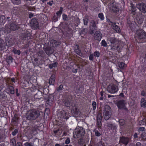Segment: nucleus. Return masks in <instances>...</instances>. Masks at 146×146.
Masks as SVG:
<instances>
[{
  "label": "nucleus",
  "instance_id": "f257e3e1",
  "mask_svg": "<svg viewBox=\"0 0 146 146\" xmlns=\"http://www.w3.org/2000/svg\"><path fill=\"white\" fill-rule=\"evenodd\" d=\"M40 115L39 111L36 109L31 110L27 113L26 117L29 120H33L38 118Z\"/></svg>",
  "mask_w": 146,
  "mask_h": 146
},
{
  "label": "nucleus",
  "instance_id": "f03ea898",
  "mask_svg": "<svg viewBox=\"0 0 146 146\" xmlns=\"http://www.w3.org/2000/svg\"><path fill=\"white\" fill-rule=\"evenodd\" d=\"M104 109L103 116L106 120H108L111 116V108L108 105L105 106Z\"/></svg>",
  "mask_w": 146,
  "mask_h": 146
},
{
  "label": "nucleus",
  "instance_id": "7ed1b4c3",
  "mask_svg": "<svg viewBox=\"0 0 146 146\" xmlns=\"http://www.w3.org/2000/svg\"><path fill=\"white\" fill-rule=\"evenodd\" d=\"M84 130L82 128L80 127L75 130L73 133V136L74 138H78L84 135Z\"/></svg>",
  "mask_w": 146,
  "mask_h": 146
},
{
  "label": "nucleus",
  "instance_id": "20e7f679",
  "mask_svg": "<svg viewBox=\"0 0 146 146\" xmlns=\"http://www.w3.org/2000/svg\"><path fill=\"white\" fill-rule=\"evenodd\" d=\"M108 92L111 94H114L118 91L117 86L114 84H110L107 88Z\"/></svg>",
  "mask_w": 146,
  "mask_h": 146
},
{
  "label": "nucleus",
  "instance_id": "39448f33",
  "mask_svg": "<svg viewBox=\"0 0 146 146\" xmlns=\"http://www.w3.org/2000/svg\"><path fill=\"white\" fill-rule=\"evenodd\" d=\"M126 104V101L123 100L118 101L117 103V105L119 109H123L125 110L127 109L125 106Z\"/></svg>",
  "mask_w": 146,
  "mask_h": 146
},
{
  "label": "nucleus",
  "instance_id": "423d86ee",
  "mask_svg": "<svg viewBox=\"0 0 146 146\" xmlns=\"http://www.w3.org/2000/svg\"><path fill=\"white\" fill-rule=\"evenodd\" d=\"M136 7L139 10L143 13L146 12V5L143 3L138 4L136 5Z\"/></svg>",
  "mask_w": 146,
  "mask_h": 146
},
{
  "label": "nucleus",
  "instance_id": "0eeeda50",
  "mask_svg": "<svg viewBox=\"0 0 146 146\" xmlns=\"http://www.w3.org/2000/svg\"><path fill=\"white\" fill-rule=\"evenodd\" d=\"M31 24L33 29H35L38 28V23L36 19L34 18L32 19Z\"/></svg>",
  "mask_w": 146,
  "mask_h": 146
},
{
  "label": "nucleus",
  "instance_id": "6e6552de",
  "mask_svg": "<svg viewBox=\"0 0 146 146\" xmlns=\"http://www.w3.org/2000/svg\"><path fill=\"white\" fill-rule=\"evenodd\" d=\"M137 36L140 39H142L145 37V34L141 29H139L137 31L136 33Z\"/></svg>",
  "mask_w": 146,
  "mask_h": 146
},
{
  "label": "nucleus",
  "instance_id": "1a4fd4ad",
  "mask_svg": "<svg viewBox=\"0 0 146 146\" xmlns=\"http://www.w3.org/2000/svg\"><path fill=\"white\" fill-rule=\"evenodd\" d=\"M102 35L100 31H96L94 35V38L95 40L100 41L102 38Z\"/></svg>",
  "mask_w": 146,
  "mask_h": 146
},
{
  "label": "nucleus",
  "instance_id": "9d476101",
  "mask_svg": "<svg viewBox=\"0 0 146 146\" xmlns=\"http://www.w3.org/2000/svg\"><path fill=\"white\" fill-rule=\"evenodd\" d=\"M110 24L111 25L112 28L114 29L116 32L118 33H119L121 31L120 30L119 27L115 23H113L111 22H110Z\"/></svg>",
  "mask_w": 146,
  "mask_h": 146
},
{
  "label": "nucleus",
  "instance_id": "9b49d317",
  "mask_svg": "<svg viewBox=\"0 0 146 146\" xmlns=\"http://www.w3.org/2000/svg\"><path fill=\"white\" fill-rule=\"evenodd\" d=\"M51 46L53 47H56L58 45H59L60 43L59 42H57L56 40L52 39L50 41Z\"/></svg>",
  "mask_w": 146,
  "mask_h": 146
},
{
  "label": "nucleus",
  "instance_id": "f8f14e48",
  "mask_svg": "<svg viewBox=\"0 0 146 146\" xmlns=\"http://www.w3.org/2000/svg\"><path fill=\"white\" fill-rule=\"evenodd\" d=\"M129 140L128 138L122 137L120 138V141L124 144L126 145L128 143Z\"/></svg>",
  "mask_w": 146,
  "mask_h": 146
},
{
  "label": "nucleus",
  "instance_id": "ddd939ff",
  "mask_svg": "<svg viewBox=\"0 0 146 146\" xmlns=\"http://www.w3.org/2000/svg\"><path fill=\"white\" fill-rule=\"evenodd\" d=\"M107 40L108 44L110 43L111 44H114L115 42V38L114 37H108Z\"/></svg>",
  "mask_w": 146,
  "mask_h": 146
},
{
  "label": "nucleus",
  "instance_id": "4468645a",
  "mask_svg": "<svg viewBox=\"0 0 146 146\" xmlns=\"http://www.w3.org/2000/svg\"><path fill=\"white\" fill-rule=\"evenodd\" d=\"M55 75H53L50 78L49 80V83L50 85H54V83L55 80Z\"/></svg>",
  "mask_w": 146,
  "mask_h": 146
},
{
  "label": "nucleus",
  "instance_id": "2eb2a0df",
  "mask_svg": "<svg viewBox=\"0 0 146 146\" xmlns=\"http://www.w3.org/2000/svg\"><path fill=\"white\" fill-rule=\"evenodd\" d=\"M72 111L74 114L77 115V117L80 114L79 112L78 111V110L76 106L74 107Z\"/></svg>",
  "mask_w": 146,
  "mask_h": 146
},
{
  "label": "nucleus",
  "instance_id": "dca6fc26",
  "mask_svg": "<svg viewBox=\"0 0 146 146\" xmlns=\"http://www.w3.org/2000/svg\"><path fill=\"white\" fill-rule=\"evenodd\" d=\"M19 27L15 24H12L10 25V29L11 30H15L18 29Z\"/></svg>",
  "mask_w": 146,
  "mask_h": 146
},
{
  "label": "nucleus",
  "instance_id": "f3484780",
  "mask_svg": "<svg viewBox=\"0 0 146 146\" xmlns=\"http://www.w3.org/2000/svg\"><path fill=\"white\" fill-rule=\"evenodd\" d=\"M141 105L142 107L145 108L146 107V100L142 98L141 101Z\"/></svg>",
  "mask_w": 146,
  "mask_h": 146
},
{
  "label": "nucleus",
  "instance_id": "a211bd4d",
  "mask_svg": "<svg viewBox=\"0 0 146 146\" xmlns=\"http://www.w3.org/2000/svg\"><path fill=\"white\" fill-rule=\"evenodd\" d=\"M60 114L61 115V118L67 119L66 118V113L64 111H61L60 112Z\"/></svg>",
  "mask_w": 146,
  "mask_h": 146
},
{
  "label": "nucleus",
  "instance_id": "6ab92c4d",
  "mask_svg": "<svg viewBox=\"0 0 146 146\" xmlns=\"http://www.w3.org/2000/svg\"><path fill=\"white\" fill-rule=\"evenodd\" d=\"M118 66L121 69H123L125 68L126 66V65L124 63L122 62H120L118 64Z\"/></svg>",
  "mask_w": 146,
  "mask_h": 146
},
{
  "label": "nucleus",
  "instance_id": "aec40b11",
  "mask_svg": "<svg viewBox=\"0 0 146 146\" xmlns=\"http://www.w3.org/2000/svg\"><path fill=\"white\" fill-rule=\"evenodd\" d=\"M57 62H55L54 63L50 64H49V67L50 69H52L53 68L56 67L57 65Z\"/></svg>",
  "mask_w": 146,
  "mask_h": 146
},
{
  "label": "nucleus",
  "instance_id": "412c9836",
  "mask_svg": "<svg viewBox=\"0 0 146 146\" xmlns=\"http://www.w3.org/2000/svg\"><path fill=\"white\" fill-rule=\"evenodd\" d=\"M91 25L94 27L95 29H96L97 28L96 24L94 21L92 20L91 21Z\"/></svg>",
  "mask_w": 146,
  "mask_h": 146
},
{
  "label": "nucleus",
  "instance_id": "4be33fe9",
  "mask_svg": "<svg viewBox=\"0 0 146 146\" xmlns=\"http://www.w3.org/2000/svg\"><path fill=\"white\" fill-rule=\"evenodd\" d=\"M12 3L16 5H19L21 3L20 0H11Z\"/></svg>",
  "mask_w": 146,
  "mask_h": 146
},
{
  "label": "nucleus",
  "instance_id": "5701e85b",
  "mask_svg": "<svg viewBox=\"0 0 146 146\" xmlns=\"http://www.w3.org/2000/svg\"><path fill=\"white\" fill-rule=\"evenodd\" d=\"M98 17L101 20H104V19L103 14L102 13H100L98 14Z\"/></svg>",
  "mask_w": 146,
  "mask_h": 146
},
{
  "label": "nucleus",
  "instance_id": "b1692460",
  "mask_svg": "<svg viewBox=\"0 0 146 146\" xmlns=\"http://www.w3.org/2000/svg\"><path fill=\"white\" fill-rule=\"evenodd\" d=\"M53 102V100H50L48 99L46 101V103L48 105L50 106H51L52 103Z\"/></svg>",
  "mask_w": 146,
  "mask_h": 146
},
{
  "label": "nucleus",
  "instance_id": "393cba45",
  "mask_svg": "<svg viewBox=\"0 0 146 146\" xmlns=\"http://www.w3.org/2000/svg\"><path fill=\"white\" fill-rule=\"evenodd\" d=\"M13 52L15 54H17L19 55L20 54V52L19 50H16L15 49H14L13 50Z\"/></svg>",
  "mask_w": 146,
  "mask_h": 146
},
{
  "label": "nucleus",
  "instance_id": "a878e982",
  "mask_svg": "<svg viewBox=\"0 0 146 146\" xmlns=\"http://www.w3.org/2000/svg\"><path fill=\"white\" fill-rule=\"evenodd\" d=\"M119 123L121 125H123L125 123V121L123 119H121L119 120Z\"/></svg>",
  "mask_w": 146,
  "mask_h": 146
},
{
  "label": "nucleus",
  "instance_id": "bb28decb",
  "mask_svg": "<svg viewBox=\"0 0 146 146\" xmlns=\"http://www.w3.org/2000/svg\"><path fill=\"white\" fill-rule=\"evenodd\" d=\"M24 145L25 146H33V145L31 142H26Z\"/></svg>",
  "mask_w": 146,
  "mask_h": 146
},
{
  "label": "nucleus",
  "instance_id": "cd10ccee",
  "mask_svg": "<svg viewBox=\"0 0 146 146\" xmlns=\"http://www.w3.org/2000/svg\"><path fill=\"white\" fill-rule=\"evenodd\" d=\"M101 120H97V124L98 126L99 127H100L102 126V123H101Z\"/></svg>",
  "mask_w": 146,
  "mask_h": 146
},
{
  "label": "nucleus",
  "instance_id": "c85d7f7f",
  "mask_svg": "<svg viewBox=\"0 0 146 146\" xmlns=\"http://www.w3.org/2000/svg\"><path fill=\"white\" fill-rule=\"evenodd\" d=\"M75 52L77 54L79 55L80 56L82 54L80 53V50L78 48V47H77V49L75 50Z\"/></svg>",
  "mask_w": 146,
  "mask_h": 146
},
{
  "label": "nucleus",
  "instance_id": "c756f323",
  "mask_svg": "<svg viewBox=\"0 0 146 146\" xmlns=\"http://www.w3.org/2000/svg\"><path fill=\"white\" fill-rule=\"evenodd\" d=\"M88 19L87 18H84L83 19L84 24V25H86L88 22Z\"/></svg>",
  "mask_w": 146,
  "mask_h": 146
},
{
  "label": "nucleus",
  "instance_id": "7c9ffc66",
  "mask_svg": "<svg viewBox=\"0 0 146 146\" xmlns=\"http://www.w3.org/2000/svg\"><path fill=\"white\" fill-rule=\"evenodd\" d=\"M141 137L143 139H146V132H144L142 133Z\"/></svg>",
  "mask_w": 146,
  "mask_h": 146
},
{
  "label": "nucleus",
  "instance_id": "2f4dec72",
  "mask_svg": "<svg viewBox=\"0 0 146 146\" xmlns=\"http://www.w3.org/2000/svg\"><path fill=\"white\" fill-rule=\"evenodd\" d=\"M101 43H102V46H104V47L106 46L107 43H106V41H105V40H102V42H101Z\"/></svg>",
  "mask_w": 146,
  "mask_h": 146
},
{
  "label": "nucleus",
  "instance_id": "473e14b6",
  "mask_svg": "<svg viewBox=\"0 0 146 146\" xmlns=\"http://www.w3.org/2000/svg\"><path fill=\"white\" fill-rule=\"evenodd\" d=\"M92 106L93 107V110H95L96 107V103L95 102H93L92 103Z\"/></svg>",
  "mask_w": 146,
  "mask_h": 146
},
{
  "label": "nucleus",
  "instance_id": "72a5a7b5",
  "mask_svg": "<svg viewBox=\"0 0 146 146\" xmlns=\"http://www.w3.org/2000/svg\"><path fill=\"white\" fill-rule=\"evenodd\" d=\"M100 55V53L98 51H97L94 53V55L97 57H98Z\"/></svg>",
  "mask_w": 146,
  "mask_h": 146
},
{
  "label": "nucleus",
  "instance_id": "f704fd0d",
  "mask_svg": "<svg viewBox=\"0 0 146 146\" xmlns=\"http://www.w3.org/2000/svg\"><path fill=\"white\" fill-rule=\"evenodd\" d=\"M10 142L12 143L13 146L15 145L16 143V141L15 139H12L11 140Z\"/></svg>",
  "mask_w": 146,
  "mask_h": 146
},
{
  "label": "nucleus",
  "instance_id": "c9c22d12",
  "mask_svg": "<svg viewBox=\"0 0 146 146\" xmlns=\"http://www.w3.org/2000/svg\"><path fill=\"white\" fill-rule=\"evenodd\" d=\"M95 135L98 137L100 136L101 135L100 133L98 130H96L95 131Z\"/></svg>",
  "mask_w": 146,
  "mask_h": 146
},
{
  "label": "nucleus",
  "instance_id": "e433bc0d",
  "mask_svg": "<svg viewBox=\"0 0 146 146\" xmlns=\"http://www.w3.org/2000/svg\"><path fill=\"white\" fill-rule=\"evenodd\" d=\"M102 118V114L100 113H98V115L97 120H101Z\"/></svg>",
  "mask_w": 146,
  "mask_h": 146
},
{
  "label": "nucleus",
  "instance_id": "4c0bfd02",
  "mask_svg": "<svg viewBox=\"0 0 146 146\" xmlns=\"http://www.w3.org/2000/svg\"><path fill=\"white\" fill-rule=\"evenodd\" d=\"M28 1V3L32 5L35 3V0H27Z\"/></svg>",
  "mask_w": 146,
  "mask_h": 146
},
{
  "label": "nucleus",
  "instance_id": "58836bf2",
  "mask_svg": "<svg viewBox=\"0 0 146 146\" xmlns=\"http://www.w3.org/2000/svg\"><path fill=\"white\" fill-rule=\"evenodd\" d=\"M145 127H141L138 128V131H144L145 130Z\"/></svg>",
  "mask_w": 146,
  "mask_h": 146
},
{
  "label": "nucleus",
  "instance_id": "ea45409f",
  "mask_svg": "<svg viewBox=\"0 0 146 146\" xmlns=\"http://www.w3.org/2000/svg\"><path fill=\"white\" fill-rule=\"evenodd\" d=\"M70 142V139L68 137L66 141H65V143L66 144H69Z\"/></svg>",
  "mask_w": 146,
  "mask_h": 146
},
{
  "label": "nucleus",
  "instance_id": "a19ab883",
  "mask_svg": "<svg viewBox=\"0 0 146 146\" xmlns=\"http://www.w3.org/2000/svg\"><path fill=\"white\" fill-rule=\"evenodd\" d=\"M18 132V130L17 129H15L12 132V135L13 136L15 135Z\"/></svg>",
  "mask_w": 146,
  "mask_h": 146
},
{
  "label": "nucleus",
  "instance_id": "79ce46f5",
  "mask_svg": "<svg viewBox=\"0 0 146 146\" xmlns=\"http://www.w3.org/2000/svg\"><path fill=\"white\" fill-rule=\"evenodd\" d=\"M63 19L64 20H66L67 19V16L65 14L62 15Z\"/></svg>",
  "mask_w": 146,
  "mask_h": 146
},
{
  "label": "nucleus",
  "instance_id": "37998d69",
  "mask_svg": "<svg viewBox=\"0 0 146 146\" xmlns=\"http://www.w3.org/2000/svg\"><path fill=\"white\" fill-rule=\"evenodd\" d=\"M63 88V86L62 85H60L57 89L58 91L61 90Z\"/></svg>",
  "mask_w": 146,
  "mask_h": 146
},
{
  "label": "nucleus",
  "instance_id": "c03bdc74",
  "mask_svg": "<svg viewBox=\"0 0 146 146\" xmlns=\"http://www.w3.org/2000/svg\"><path fill=\"white\" fill-rule=\"evenodd\" d=\"M94 55L93 54H91L89 57V59L90 60H92L93 59Z\"/></svg>",
  "mask_w": 146,
  "mask_h": 146
},
{
  "label": "nucleus",
  "instance_id": "a18cd8bd",
  "mask_svg": "<svg viewBox=\"0 0 146 146\" xmlns=\"http://www.w3.org/2000/svg\"><path fill=\"white\" fill-rule=\"evenodd\" d=\"M65 105L67 107H69L70 106V103L69 101H67L65 102Z\"/></svg>",
  "mask_w": 146,
  "mask_h": 146
},
{
  "label": "nucleus",
  "instance_id": "49530a36",
  "mask_svg": "<svg viewBox=\"0 0 146 146\" xmlns=\"http://www.w3.org/2000/svg\"><path fill=\"white\" fill-rule=\"evenodd\" d=\"M141 122H143V123H141L140 124V125H143L145 124L146 123V119H143V120L141 121Z\"/></svg>",
  "mask_w": 146,
  "mask_h": 146
},
{
  "label": "nucleus",
  "instance_id": "de8ad7c7",
  "mask_svg": "<svg viewBox=\"0 0 146 146\" xmlns=\"http://www.w3.org/2000/svg\"><path fill=\"white\" fill-rule=\"evenodd\" d=\"M131 7L132 9V13L133 14H134L135 13V9L133 8L132 5H131Z\"/></svg>",
  "mask_w": 146,
  "mask_h": 146
},
{
  "label": "nucleus",
  "instance_id": "09e8293b",
  "mask_svg": "<svg viewBox=\"0 0 146 146\" xmlns=\"http://www.w3.org/2000/svg\"><path fill=\"white\" fill-rule=\"evenodd\" d=\"M141 94L143 96H145L146 95V94L144 91H142L141 92Z\"/></svg>",
  "mask_w": 146,
  "mask_h": 146
},
{
  "label": "nucleus",
  "instance_id": "8fccbe9b",
  "mask_svg": "<svg viewBox=\"0 0 146 146\" xmlns=\"http://www.w3.org/2000/svg\"><path fill=\"white\" fill-rule=\"evenodd\" d=\"M11 90L10 91V93L11 94H13L14 93V91L13 90V88L12 87H11Z\"/></svg>",
  "mask_w": 146,
  "mask_h": 146
},
{
  "label": "nucleus",
  "instance_id": "3c124183",
  "mask_svg": "<svg viewBox=\"0 0 146 146\" xmlns=\"http://www.w3.org/2000/svg\"><path fill=\"white\" fill-rule=\"evenodd\" d=\"M64 143H63L61 144V145H60L59 144L57 143L55 144V146H64Z\"/></svg>",
  "mask_w": 146,
  "mask_h": 146
},
{
  "label": "nucleus",
  "instance_id": "603ef678",
  "mask_svg": "<svg viewBox=\"0 0 146 146\" xmlns=\"http://www.w3.org/2000/svg\"><path fill=\"white\" fill-rule=\"evenodd\" d=\"M53 3V1H50L49 2L47 3V4H49L50 6H52Z\"/></svg>",
  "mask_w": 146,
  "mask_h": 146
},
{
  "label": "nucleus",
  "instance_id": "864d4df0",
  "mask_svg": "<svg viewBox=\"0 0 146 146\" xmlns=\"http://www.w3.org/2000/svg\"><path fill=\"white\" fill-rule=\"evenodd\" d=\"M17 146H21V143L20 142H18L17 143Z\"/></svg>",
  "mask_w": 146,
  "mask_h": 146
},
{
  "label": "nucleus",
  "instance_id": "5fc2aeb1",
  "mask_svg": "<svg viewBox=\"0 0 146 146\" xmlns=\"http://www.w3.org/2000/svg\"><path fill=\"white\" fill-rule=\"evenodd\" d=\"M62 13L60 12L59 11L56 14L58 16H60Z\"/></svg>",
  "mask_w": 146,
  "mask_h": 146
},
{
  "label": "nucleus",
  "instance_id": "6e6d98bb",
  "mask_svg": "<svg viewBox=\"0 0 146 146\" xmlns=\"http://www.w3.org/2000/svg\"><path fill=\"white\" fill-rule=\"evenodd\" d=\"M136 145L137 146H141V144L140 143L137 142L136 144Z\"/></svg>",
  "mask_w": 146,
  "mask_h": 146
},
{
  "label": "nucleus",
  "instance_id": "4d7b16f0",
  "mask_svg": "<svg viewBox=\"0 0 146 146\" xmlns=\"http://www.w3.org/2000/svg\"><path fill=\"white\" fill-rule=\"evenodd\" d=\"M73 71L74 73H76L77 72V70L76 69H74Z\"/></svg>",
  "mask_w": 146,
  "mask_h": 146
},
{
  "label": "nucleus",
  "instance_id": "13d9d810",
  "mask_svg": "<svg viewBox=\"0 0 146 146\" xmlns=\"http://www.w3.org/2000/svg\"><path fill=\"white\" fill-rule=\"evenodd\" d=\"M29 16L30 18H31L33 16V14L32 13H30L29 14Z\"/></svg>",
  "mask_w": 146,
  "mask_h": 146
},
{
  "label": "nucleus",
  "instance_id": "bf43d9fd",
  "mask_svg": "<svg viewBox=\"0 0 146 146\" xmlns=\"http://www.w3.org/2000/svg\"><path fill=\"white\" fill-rule=\"evenodd\" d=\"M63 11V8L62 7H60V10L59 11L60 12L62 13V12Z\"/></svg>",
  "mask_w": 146,
  "mask_h": 146
},
{
  "label": "nucleus",
  "instance_id": "052dcab7",
  "mask_svg": "<svg viewBox=\"0 0 146 146\" xmlns=\"http://www.w3.org/2000/svg\"><path fill=\"white\" fill-rule=\"evenodd\" d=\"M134 137L135 138H137V134L136 133H135L134 135Z\"/></svg>",
  "mask_w": 146,
  "mask_h": 146
},
{
  "label": "nucleus",
  "instance_id": "680f3d73",
  "mask_svg": "<svg viewBox=\"0 0 146 146\" xmlns=\"http://www.w3.org/2000/svg\"><path fill=\"white\" fill-rule=\"evenodd\" d=\"M100 95L101 96H103L104 95V92L102 91H101L100 92Z\"/></svg>",
  "mask_w": 146,
  "mask_h": 146
},
{
  "label": "nucleus",
  "instance_id": "e2e57ef3",
  "mask_svg": "<svg viewBox=\"0 0 146 146\" xmlns=\"http://www.w3.org/2000/svg\"><path fill=\"white\" fill-rule=\"evenodd\" d=\"M34 60L35 62V63H36L38 61V59L37 58H36L34 59ZM34 63H35V62H34Z\"/></svg>",
  "mask_w": 146,
  "mask_h": 146
},
{
  "label": "nucleus",
  "instance_id": "0e129e2a",
  "mask_svg": "<svg viewBox=\"0 0 146 146\" xmlns=\"http://www.w3.org/2000/svg\"><path fill=\"white\" fill-rule=\"evenodd\" d=\"M92 146L90 145V146ZM98 146H103V145L102 144V143L100 142L99 143L98 145Z\"/></svg>",
  "mask_w": 146,
  "mask_h": 146
},
{
  "label": "nucleus",
  "instance_id": "69168bd1",
  "mask_svg": "<svg viewBox=\"0 0 146 146\" xmlns=\"http://www.w3.org/2000/svg\"><path fill=\"white\" fill-rule=\"evenodd\" d=\"M15 79L14 78H12L11 79V81L13 82H15Z\"/></svg>",
  "mask_w": 146,
  "mask_h": 146
},
{
  "label": "nucleus",
  "instance_id": "338daca9",
  "mask_svg": "<svg viewBox=\"0 0 146 146\" xmlns=\"http://www.w3.org/2000/svg\"><path fill=\"white\" fill-rule=\"evenodd\" d=\"M143 22V21L142 20H140V22H138V23L139 24H141Z\"/></svg>",
  "mask_w": 146,
  "mask_h": 146
},
{
  "label": "nucleus",
  "instance_id": "774afa93",
  "mask_svg": "<svg viewBox=\"0 0 146 146\" xmlns=\"http://www.w3.org/2000/svg\"><path fill=\"white\" fill-rule=\"evenodd\" d=\"M119 96H124L123 94V93H121L120 94Z\"/></svg>",
  "mask_w": 146,
  "mask_h": 146
}]
</instances>
